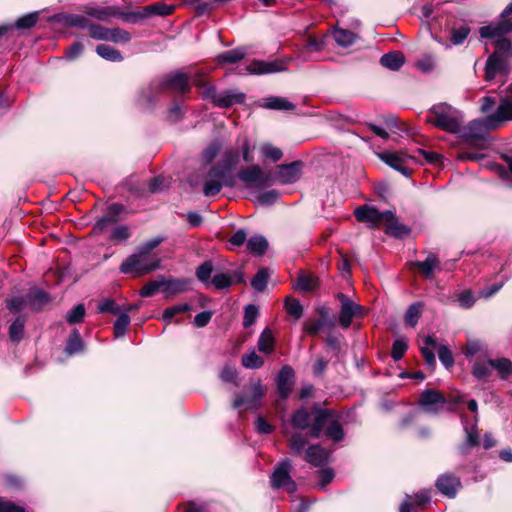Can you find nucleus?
Wrapping results in <instances>:
<instances>
[{"label":"nucleus","mask_w":512,"mask_h":512,"mask_svg":"<svg viewBox=\"0 0 512 512\" xmlns=\"http://www.w3.org/2000/svg\"><path fill=\"white\" fill-rule=\"evenodd\" d=\"M292 463L289 459H284L276 467L271 476V484L274 488H285L288 493L296 491V483L290 476Z\"/></svg>","instance_id":"10"},{"label":"nucleus","mask_w":512,"mask_h":512,"mask_svg":"<svg viewBox=\"0 0 512 512\" xmlns=\"http://www.w3.org/2000/svg\"><path fill=\"white\" fill-rule=\"evenodd\" d=\"M131 40V35L126 30L120 28H109L108 39L114 43H127Z\"/></svg>","instance_id":"50"},{"label":"nucleus","mask_w":512,"mask_h":512,"mask_svg":"<svg viewBox=\"0 0 512 512\" xmlns=\"http://www.w3.org/2000/svg\"><path fill=\"white\" fill-rule=\"evenodd\" d=\"M493 366L490 360L481 361L477 360L472 366V374L479 380H484L492 374Z\"/></svg>","instance_id":"40"},{"label":"nucleus","mask_w":512,"mask_h":512,"mask_svg":"<svg viewBox=\"0 0 512 512\" xmlns=\"http://www.w3.org/2000/svg\"><path fill=\"white\" fill-rule=\"evenodd\" d=\"M291 60L292 59L290 57H282L273 61L254 59L246 66V71L249 74L255 75L284 72L287 70Z\"/></svg>","instance_id":"7"},{"label":"nucleus","mask_w":512,"mask_h":512,"mask_svg":"<svg viewBox=\"0 0 512 512\" xmlns=\"http://www.w3.org/2000/svg\"><path fill=\"white\" fill-rule=\"evenodd\" d=\"M428 279L434 278V271L439 269L440 261L434 253H429L424 261L414 263Z\"/></svg>","instance_id":"26"},{"label":"nucleus","mask_w":512,"mask_h":512,"mask_svg":"<svg viewBox=\"0 0 512 512\" xmlns=\"http://www.w3.org/2000/svg\"><path fill=\"white\" fill-rule=\"evenodd\" d=\"M311 419L310 414L305 408L295 411L291 417V423L294 428L305 429L309 426Z\"/></svg>","instance_id":"42"},{"label":"nucleus","mask_w":512,"mask_h":512,"mask_svg":"<svg viewBox=\"0 0 512 512\" xmlns=\"http://www.w3.org/2000/svg\"><path fill=\"white\" fill-rule=\"evenodd\" d=\"M326 428V435L335 442H339L344 438V431L338 420L328 410H321L317 413L313 427L311 429V436L318 438L323 430Z\"/></svg>","instance_id":"6"},{"label":"nucleus","mask_w":512,"mask_h":512,"mask_svg":"<svg viewBox=\"0 0 512 512\" xmlns=\"http://www.w3.org/2000/svg\"><path fill=\"white\" fill-rule=\"evenodd\" d=\"M246 49L238 47L232 50L225 51L217 56V60L220 63H237L244 59L246 56Z\"/></svg>","instance_id":"37"},{"label":"nucleus","mask_w":512,"mask_h":512,"mask_svg":"<svg viewBox=\"0 0 512 512\" xmlns=\"http://www.w3.org/2000/svg\"><path fill=\"white\" fill-rule=\"evenodd\" d=\"M495 121H492V115H488L481 119L472 120L467 126L461 124V132L457 133L469 145L482 147L485 136L491 130L496 128Z\"/></svg>","instance_id":"5"},{"label":"nucleus","mask_w":512,"mask_h":512,"mask_svg":"<svg viewBox=\"0 0 512 512\" xmlns=\"http://www.w3.org/2000/svg\"><path fill=\"white\" fill-rule=\"evenodd\" d=\"M269 279V273L266 268H261L258 270L256 275L251 280V286L257 292H263L267 286Z\"/></svg>","instance_id":"46"},{"label":"nucleus","mask_w":512,"mask_h":512,"mask_svg":"<svg viewBox=\"0 0 512 512\" xmlns=\"http://www.w3.org/2000/svg\"><path fill=\"white\" fill-rule=\"evenodd\" d=\"M430 493L428 491H421L417 494H415L414 497L412 496H406V499L403 501V503L400 506V512H412L413 506L417 505H424L430 501Z\"/></svg>","instance_id":"28"},{"label":"nucleus","mask_w":512,"mask_h":512,"mask_svg":"<svg viewBox=\"0 0 512 512\" xmlns=\"http://www.w3.org/2000/svg\"><path fill=\"white\" fill-rule=\"evenodd\" d=\"M512 14V1L506 6L501 13V20L496 24H490L483 26L479 30V34L482 38H497V36L505 35L512 32V19L506 18Z\"/></svg>","instance_id":"9"},{"label":"nucleus","mask_w":512,"mask_h":512,"mask_svg":"<svg viewBox=\"0 0 512 512\" xmlns=\"http://www.w3.org/2000/svg\"><path fill=\"white\" fill-rule=\"evenodd\" d=\"M285 308L287 313L294 317L295 319H299L302 317L303 308L300 302L294 298H286L285 300Z\"/></svg>","instance_id":"56"},{"label":"nucleus","mask_w":512,"mask_h":512,"mask_svg":"<svg viewBox=\"0 0 512 512\" xmlns=\"http://www.w3.org/2000/svg\"><path fill=\"white\" fill-rule=\"evenodd\" d=\"M262 107L271 110L292 111L295 109V104H293L287 98L272 96L263 99Z\"/></svg>","instance_id":"29"},{"label":"nucleus","mask_w":512,"mask_h":512,"mask_svg":"<svg viewBox=\"0 0 512 512\" xmlns=\"http://www.w3.org/2000/svg\"><path fill=\"white\" fill-rule=\"evenodd\" d=\"M420 315H421V304L414 303V304L410 305L405 314L406 324H408L411 327H415Z\"/></svg>","instance_id":"57"},{"label":"nucleus","mask_w":512,"mask_h":512,"mask_svg":"<svg viewBox=\"0 0 512 512\" xmlns=\"http://www.w3.org/2000/svg\"><path fill=\"white\" fill-rule=\"evenodd\" d=\"M296 288L300 291H312L317 286V280L311 275H300L296 282Z\"/></svg>","instance_id":"54"},{"label":"nucleus","mask_w":512,"mask_h":512,"mask_svg":"<svg viewBox=\"0 0 512 512\" xmlns=\"http://www.w3.org/2000/svg\"><path fill=\"white\" fill-rule=\"evenodd\" d=\"M130 324V317L127 313H122L118 316L114 323V333L117 338L124 336Z\"/></svg>","instance_id":"55"},{"label":"nucleus","mask_w":512,"mask_h":512,"mask_svg":"<svg viewBox=\"0 0 512 512\" xmlns=\"http://www.w3.org/2000/svg\"><path fill=\"white\" fill-rule=\"evenodd\" d=\"M242 365L247 369H257L263 366L264 360L255 351L244 354L241 359Z\"/></svg>","instance_id":"48"},{"label":"nucleus","mask_w":512,"mask_h":512,"mask_svg":"<svg viewBox=\"0 0 512 512\" xmlns=\"http://www.w3.org/2000/svg\"><path fill=\"white\" fill-rule=\"evenodd\" d=\"M476 422H477V419H475V424H473L470 429L466 425L464 426V430L466 432V441L459 448L460 453L463 455L468 453V451L471 447H475L479 444V436H478V432L476 430Z\"/></svg>","instance_id":"33"},{"label":"nucleus","mask_w":512,"mask_h":512,"mask_svg":"<svg viewBox=\"0 0 512 512\" xmlns=\"http://www.w3.org/2000/svg\"><path fill=\"white\" fill-rule=\"evenodd\" d=\"M463 120L462 112L446 103L432 106L426 118L435 127L454 134L461 132Z\"/></svg>","instance_id":"2"},{"label":"nucleus","mask_w":512,"mask_h":512,"mask_svg":"<svg viewBox=\"0 0 512 512\" xmlns=\"http://www.w3.org/2000/svg\"><path fill=\"white\" fill-rule=\"evenodd\" d=\"M329 453L320 445H311L306 449L305 460L313 466H321L328 462Z\"/></svg>","instance_id":"24"},{"label":"nucleus","mask_w":512,"mask_h":512,"mask_svg":"<svg viewBox=\"0 0 512 512\" xmlns=\"http://www.w3.org/2000/svg\"><path fill=\"white\" fill-rule=\"evenodd\" d=\"M244 275L241 270H235L229 273H217L211 279V285L217 290H223L233 284L243 283Z\"/></svg>","instance_id":"20"},{"label":"nucleus","mask_w":512,"mask_h":512,"mask_svg":"<svg viewBox=\"0 0 512 512\" xmlns=\"http://www.w3.org/2000/svg\"><path fill=\"white\" fill-rule=\"evenodd\" d=\"M416 153L417 154H415V155L418 157V160H415L416 162L422 163V161L420 160V157L423 158L425 163L432 164V165H437L441 161V155L436 152H433V151L417 149Z\"/></svg>","instance_id":"59"},{"label":"nucleus","mask_w":512,"mask_h":512,"mask_svg":"<svg viewBox=\"0 0 512 512\" xmlns=\"http://www.w3.org/2000/svg\"><path fill=\"white\" fill-rule=\"evenodd\" d=\"M203 97L210 99L216 106L221 108H230L235 104H241L245 101V94L225 90L217 92L214 87H207L203 91Z\"/></svg>","instance_id":"8"},{"label":"nucleus","mask_w":512,"mask_h":512,"mask_svg":"<svg viewBox=\"0 0 512 512\" xmlns=\"http://www.w3.org/2000/svg\"><path fill=\"white\" fill-rule=\"evenodd\" d=\"M25 320L18 317L9 327V337L12 341L18 342L22 339L24 333Z\"/></svg>","instance_id":"49"},{"label":"nucleus","mask_w":512,"mask_h":512,"mask_svg":"<svg viewBox=\"0 0 512 512\" xmlns=\"http://www.w3.org/2000/svg\"><path fill=\"white\" fill-rule=\"evenodd\" d=\"M27 300L31 309L40 310L49 302V297L44 291L35 289L27 294Z\"/></svg>","instance_id":"34"},{"label":"nucleus","mask_w":512,"mask_h":512,"mask_svg":"<svg viewBox=\"0 0 512 512\" xmlns=\"http://www.w3.org/2000/svg\"><path fill=\"white\" fill-rule=\"evenodd\" d=\"M416 66L424 73H429L436 67V58L432 54H423L417 61Z\"/></svg>","instance_id":"51"},{"label":"nucleus","mask_w":512,"mask_h":512,"mask_svg":"<svg viewBox=\"0 0 512 512\" xmlns=\"http://www.w3.org/2000/svg\"><path fill=\"white\" fill-rule=\"evenodd\" d=\"M437 346V342L433 336H426L421 346V353L425 359L426 364L429 367L435 365V355L433 349Z\"/></svg>","instance_id":"31"},{"label":"nucleus","mask_w":512,"mask_h":512,"mask_svg":"<svg viewBox=\"0 0 512 512\" xmlns=\"http://www.w3.org/2000/svg\"><path fill=\"white\" fill-rule=\"evenodd\" d=\"M301 167L302 163L300 161L278 166L276 172L277 181L281 184L295 183L300 178Z\"/></svg>","instance_id":"19"},{"label":"nucleus","mask_w":512,"mask_h":512,"mask_svg":"<svg viewBox=\"0 0 512 512\" xmlns=\"http://www.w3.org/2000/svg\"><path fill=\"white\" fill-rule=\"evenodd\" d=\"M275 338L272 331L269 328H265L257 343L258 350L264 354H271L274 351Z\"/></svg>","instance_id":"30"},{"label":"nucleus","mask_w":512,"mask_h":512,"mask_svg":"<svg viewBox=\"0 0 512 512\" xmlns=\"http://www.w3.org/2000/svg\"><path fill=\"white\" fill-rule=\"evenodd\" d=\"M96 52L101 58L111 62H121L123 60V57L118 50L106 44L98 45L96 47Z\"/></svg>","instance_id":"39"},{"label":"nucleus","mask_w":512,"mask_h":512,"mask_svg":"<svg viewBox=\"0 0 512 512\" xmlns=\"http://www.w3.org/2000/svg\"><path fill=\"white\" fill-rule=\"evenodd\" d=\"M240 180H242L248 187L251 186H265L269 182L270 176L265 174L263 170L258 166L254 165L241 170L238 174Z\"/></svg>","instance_id":"17"},{"label":"nucleus","mask_w":512,"mask_h":512,"mask_svg":"<svg viewBox=\"0 0 512 512\" xmlns=\"http://www.w3.org/2000/svg\"><path fill=\"white\" fill-rule=\"evenodd\" d=\"M337 297L341 302L339 323L343 328L347 329L350 327L353 318L361 317L363 315L364 308L352 301L347 295L343 293H339Z\"/></svg>","instance_id":"12"},{"label":"nucleus","mask_w":512,"mask_h":512,"mask_svg":"<svg viewBox=\"0 0 512 512\" xmlns=\"http://www.w3.org/2000/svg\"><path fill=\"white\" fill-rule=\"evenodd\" d=\"M380 63L383 67L396 71L399 70L405 63V56L400 51H392L384 54L380 58Z\"/></svg>","instance_id":"27"},{"label":"nucleus","mask_w":512,"mask_h":512,"mask_svg":"<svg viewBox=\"0 0 512 512\" xmlns=\"http://www.w3.org/2000/svg\"><path fill=\"white\" fill-rule=\"evenodd\" d=\"M355 217L359 222L367 223L371 227H379L382 225L385 211L380 212L372 206L364 205L356 208Z\"/></svg>","instance_id":"18"},{"label":"nucleus","mask_w":512,"mask_h":512,"mask_svg":"<svg viewBox=\"0 0 512 512\" xmlns=\"http://www.w3.org/2000/svg\"><path fill=\"white\" fill-rule=\"evenodd\" d=\"M512 57V41L499 38L495 42V52L488 58L485 67V79L491 81L499 73H506V58Z\"/></svg>","instance_id":"4"},{"label":"nucleus","mask_w":512,"mask_h":512,"mask_svg":"<svg viewBox=\"0 0 512 512\" xmlns=\"http://www.w3.org/2000/svg\"><path fill=\"white\" fill-rule=\"evenodd\" d=\"M261 153L265 158H269L274 162L279 161L283 156L282 151L278 147H275L269 143L263 144L261 146Z\"/></svg>","instance_id":"61"},{"label":"nucleus","mask_w":512,"mask_h":512,"mask_svg":"<svg viewBox=\"0 0 512 512\" xmlns=\"http://www.w3.org/2000/svg\"><path fill=\"white\" fill-rule=\"evenodd\" d=\"M379 158L404 176H409L410 174V170L407 167L408 161L418 160L416 155H410L406 151L383 152L379 154Z\"/></svg>","instance_id":"13"},{"label":"nucleus","mask_w":512,"mask_h":512,"mask_svg":"<svg viewBox=\"0 0 512 512\" xmlns=\"http://www.w3.org/2000/svg\"><path fill=\"white\" fill-rule=\"evenodd\" d=\"M470 33V28L466 24L459 27H453L451 30L450 41L452 45H461Z\"/></svg>","instance_id":"47"},{"label":"nucleus","mask_w":512,"mask_h":512,"mask_svg":"<svg viewBox=\"0 0 512 512\" xmlns=\"http://www.w3.org/2000/svg\"><path fill=\"white\" fill-rule=\"evenodd\" d=\"M85 315V307L83 304H78L66 315V320L69 324H77L83 320Z\"/></svg>","instance_id":"63"},{"label":"nucleus","mask_w":512,"mask_h":512,"mask_svg":"<svg viewBox=\"0 0 512 512\" xmlns=\"http://www.w3.org/2000/svg\"><path fill=\"white\" fill-rule=\"evenodd\" d=\"M306 444L307 439L299 433L293 434L289 440V447L294 455L301 454Z\"/></svg>","instance_id":"53"},{"label":"nucleus","mask_w":512,"mask_h":512,"mask_svg":"<svg viewBox=\"0 0 512 512\" xmlns=\"http://www.w3.org/2000/svg\"><path fill=\"white\" fill-rule=\"evenodd\" d=\"M408 348V341L405 338H399L394 341L392 346V358L395 361L400 360Z\"/></svg>","instance_id":"62"},{"label":"nucleus","mask_w":512,"mask_h":512,"mask_svg":"<svg viewBox=\"0 0 512 512\" xmlns=\"http://www.w3.org/2000/svg\"><path fill=\"white\" fill-rule=\"evenodd\" d=\"M492 115V121H495L497 127L507 121H512V102L507 98L500 100L499 106Z\"/></svg>","instance_id":"25"},{"label":"nucleus","mask_w":512,"mask_h":512,"mask_svg":"<svg viewBox=\"0 0 512 512\" xmlns=\"http://www.w3.org/2000/svg\"><path fill=\"white\" fill-rule=\"evenodd\" d=\"M382 224L385 225V232L394 237H403L408 235L410 229L399 222L393 211H385V217L383 218Z\"/></svg>","instance_id":"21"},{"label":"nucleus","mask_w":512,"mask_h":512,"mask_svg":"<svg viewBox=\"0 0 512 512\" xmlns=\"http://www.w3.org/2000/svg\"><path fill=\"white\" fill-rule=\"evenodd\" d=\"M164 286V278L161 277L160 279L153 280L148 282L146 285L142 287L140 290V295L142 297H150L156 294L159 289Z\"/></svg>","instance_id":"58"},{"label":"nucleus","mask_w":512,"mask_h":512,"mask_svg":"<svg viewBox=\"0 0 512 512\" xmlns=\"http://www.w3.org/2000/svg\"><path fill=\"white\" fill-rule=\"evenodd\" d=\"M237 162L238 156L236 154L227 153L225 159L209 171L203 186L205 196L210 197L218 194L223 186L233 187L235 185L233 170Z\"/></svg>","instance_id":"1"},{"label":"nucleus","mask_w":512,"mask_h":512,"mask_svg":"<svg viewBox=\"0 0 512 512\" xmlns=\"http://www.w3.org/2000/svg\"><path fill=\"white\" fill-rule=\"evenodd\" d=\"M82 350H83V342H82V339L80 337L78 330L75 329L71 333V335L67 341V344L65 347V352L68 355H73V354L81 352Z\"/></svg>","instance_id":"45"},{"label":"nucleus","mask_w":512,"mask_h":512,"mask_svg":"<svg viewBox=\"0 0 512 512\" xmlns=\"http://www.w3.org/2000/svg\"><path fill=\"white\" fill-rule=\"evenodd\" d=\"M161 260L152 254L138 251L127 257L120 266V271L124 274L141 276L149 274L160 268Z\"/></svg>","instance_id":"3"},{"label":"nucleus","mask_w":512,"mask_h":512,"mask_svg":"<svg viewBox=\"0 0 512 512\" xmlns=\"http://www.w3.org/2000/svg\"><path fill=\"white\" fill-rule=\"evenodd\" d=\"M268 248V242L262 235H254L247 241V249L255 255H262Z\"/></svg>","instance_id":"36"},{"label":"nucleus","mask_w":512,"mask_h":512,"mask_svg":"<svg viewBox=\"0 0 512 512\" xmlns=\"http://www.w3.org/2000/svg\"><path fill=\"white\" fill-rule=\"evenodd\" d=\"M322 318L319 320H307L304 324V330L310 335H316L321 329H323L328 321L326 320L327 311L325 308L321 311Z\"/></svg>","instance_id":"43"},{"label":"nucleus","mask_w":512,"mask_h":512,"mask_svg":"<svg viewBox=\"0 0 512 512\" xmlns=\"http://www.w3.org/2000/svg\"><path fill=\"white\" fill-rule=\"evenodd\" d=\"M266 388L258 380L251 384V395L245 397L243 395H237L233 402L234 408H239L246 405L248 409H257L261 405V399L266 394Z\"/></svg>","instance_id":"14"},{"label":"nucleus","mask_w":512,"mask_h":512,"mask_svg":"<svg viewBox=\"0 0 512 512\" xmlns=\"http://www.w3.org/2000/svg\"><path fill=\"white\" fill-rule=\"evenodd\" d=\"M87 14L100 20V21H106L111 17L117 16V9L116 7L110 6V7H102V8H88L86 10Z\"/></svg>","instance_id":"41"},{"label":"nucleus","mask_w":512,"mask_h":512,"mask_svg":"<svg viewBox=\"0 0 512 512\" xmlns=\"http://www.w3.org/2000/svg\"><path fill=\"white\" fill-rule=\"evenodd\" d=\"M163 293L167 296H172L178 293L185 292L189 287V281L183 279L168 280L164 279Z\"/></svg>","instance_id":"32"},{"label":"nucleus","mask_w":512,"mask_h":512,"mask_svg":"<svg viewBox=\"0 0 512 512\" xmlns=\"http://www.w3.org/2000/svg\"><path fill=\"white\" fill-rule=\"evenodd\" d=\"M446 403L442 394L433 389H426L421 393L419 405L426 413L435 414L443 409Z\"/></svg>","instance_id":"15"},{"label":"nucleus","mask_w":512,"mask_h":512,"mask_svg":"<svg viewBox=\"0 0 512 512\" xmlns=\"http://www.w3.org/2000/svg\"><path fill=\"white\" fill-rule=\"evenodd\" d=\"M258 315V308L255 305H247L244 312L243 326L245 328L252 326L256 322Z\"/></svg>","instance_id":"64"},{"label":"nucleus","mask_w":512,"mask_h":512,"mask_svg":"<svg viewBox=\"0 0 512 512\" xmlns=\"http://www.w3.org/2000/svg\"><path fill=\"white\" fill-rule=\"evenodd\" d=\"M493 369L497 371L500 378L503 380L508 379L512 375V362L507 358H498L490 360Z\"/></svg>","instance_id":"38"},{"label":"nucleus","mask_w":512,"mask_h":512,"mask_svg":"<svg viewBox=\"0 0 512 512\" xmlns=\"http://www.w3.org/2000/svg\"><path fill=\"white\" fill-rule=\"evenodd\" d=\"M294 371L290 366H284L277 377V390L282 399H286L293 386Z\"/></svg>","instance_id":"23"},{"label":"nucleus","mask_w":512,"mask_h":512,"mask_svg":"<svg viewBox=\"0 0 512 512\" xmlns=\"http://www.w3.org/2000/svg\"><path fill=\"white\" fill-rule=\"evenodd\" d=\"M63 22L70 27L85 28L88 26V19L77 14H68L63 16Z\"/></svg>","instance_id":"60"},{"label":"nucleus","mask_w":512,"mask_h":512,"mask_svg":"<svg viewBox=\"0 0 512 512\" xmlns=\"http://www.w3.org/2000/svg\"><path fill=\"white\" fill-rule=\"evenodd\" d=\"M152 88L156 90H172L180 93H186L190 90L188 76L182 72H174L163 79L154 82Z\"/></svg>","instance_id":"11"},{"label":"nucleus","mask_w":512,"mask_h":512,"mask_svg":"<svg viewBox=\"0 0 512 512\" xmlns=\"http://www.w3.org/2000/svg\"><path fill=\"white\" fill-rule=\"evenodd\" d=\"M461 483L458 477L452 474H443L438 477L436 487L445 496L449 498L455 497Z\"/></svg>","instance_id":"22"},{"label":"nucleus","mask_w":512,"mask_h":512,"mask_svg":"<svg viewBox=\"0 0 512 512\" xmlns=\"http://www.w3.org/2000/svg\"><path fill=\"white\" fill-rule=\"evenodd\" d=\"M175 9L173 5H167L165 3H153L142 9L140 13L134 14H122L125 21H134L136 19L148 18L152 15L167 16L170 15Z\"/></svg>","instance_id":"16"},{"label":"nucleus","mask_w":512,"mask_h":512,"mask_svg":"<svg viewBox=\"0 0 512 512\" xmlns=\"http://www.w3.org/2000/svg\"><path fill=\"white\" fill-rule=\"evenodd\" d=\"M333 37L338 45L342 47H349L353 45L358 36L346 29L335 28L333 31Z\"/></svg>","instance_id":"35"},{"label":"nucleus","mask_w":512,"mask_h":512,"mask_svg":"<svg viewBox=\"0 0 512 512\" xmlns=\"http://www.w3.org/2000/svg\"><path fill=\"white\" fill-rule=\"evenodd\" d=\"M190 309H191V306L187 303L168 307L164 310L162 318L166 323H170L175 315H177L179 313L187 312Z\"/></svg>","instance_id":"52"},{"label":"nucleus","mask_w":512,"mask_h":512,"mask_svg":"<svg viewBox=\"0 0 512 512\" xmlns=\"http://www.w3.org/2000/svg\"><path fill=\"white\" fill-rule=\"evenodd\" d=\"M213 271L214 266L212 261H205L196 269V277L203 284L209 285L211 283V275Z\"/></svg>","instance_id":"44"}]
</instances>
